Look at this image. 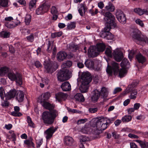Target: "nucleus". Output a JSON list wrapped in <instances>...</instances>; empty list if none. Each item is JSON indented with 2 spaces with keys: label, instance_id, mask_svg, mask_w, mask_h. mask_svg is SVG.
Wrapping results in <instances>:
<instances>
[{
  "label": "nucleus",
  "instance_id": "7ed1b4c3",
  "mask_svg": "<svg viewBox=\"0 0 148 148\" xmlns=\"http://www.w3.org/2000/svg\"><path fill=\"white\" fill-rule=\"evenodd\" d=\"M132 35L133 40L137 43L139 41L143 42L148 43V38L142 35L138 29L134 30Z\"/></svg>",
  "mask_w": 148,
  "mask_h": 148
},
{
  "label": "nucleus",
  "instance_id": "dca6fc26",
  "mask_svg": "<svg viewBox=\"0 0 148 148\" xmlns=\"http://www.w3.org/2000/svg\"><path fill=\"white\" fill-rule=\"evenodd\" d=\"M39 102L43 107L49 110H53L54 108L53 105L51 104L46 101H40Z\"/></svg>",
  "mask_w": 148,
  "mask_h": 148
},
{
  "label": "nucleus",
  "instance_id": "f03ea898",
  "mask_svg": "<svg viewBox=\"0 0 148 148\" xmlns=\"http://www.w3.org/2000/svg\"><path fill=\"white\" fill-rule=\"evenodd\" d=\"M58 112L53 110L50 112L45 111L42 115V119L45 124L51 125L53 123L55 118L58 116Z\"/></svg>",
  "mask_w": 148,
  "mask_h": 148
},
{
  "label": "nucleus",
  "instance_id": "3c124183",
  "mask_svg": "<svg viewBox=\"0 0 148 148\" xmlns=\"http://www.w3.org/2000/svg\"><path fill=\"white\" fill-rule=\"evenodd\" d=\"M8 3V0H0V5L2 7H7Z\"/></svg>",
  "mask_w": 148,
  "mask_h": 148
},
{
  "label": "nucleus",
  "instance_id": "b1692460",
  "mask_svg": "<svg viewBox=\"0 0 148 148\" xmlns=\"http://www.w3.org/2000/svg\"><path fill=\"white\" fill-rule=\"evenodd\" d=\"M64 142L67 145L71 146L74 143L73 138L69 136H66L64 138Z\"/></svg>",
  "mask_w": 148,
  "mask_h": 148
},
{
  "label": "nucleus",
  "instance_id": "f3484780",
  "mask_svg": "<svg viewBox=\"0 0 148 148\" xmlns=\"http://www.w3.org/2000/svg\"><path fill=\"white\" fill-rule=\"evenodd\" d=\"M39 102L43 107L49 110H53L54 108L53 105L51 104L46 101H40Z\"/></svg>",
  "mask_w": 148,
  "mask_h": 148
},
{
  "label": "nucleus",
  "instance_id": "4be33fe9",
  "mask_svg": "<svg viewBox=\"0 0 148 148\" xmlns=\"http://www.w3.org/2000/svg\"><path fill=\"white\" fill-rule=\"evenodd\" d=\"M100 95V92L97 90L93 91V95L92 97V100L93 101H96L99 99Z\"/></svg>",
  "mask_w": 148,
  "mask_h": 148
},
{
  "label": "nucleus",
  "instance_id": "aec40b11",
  "mask_svg": "<svg viewBox=\"0 0 148 148\" xmlns=\"http://www.w3.org/2000/svg\"><path fill=\"white\" fill-rule=\"evenodd\" d=\"M116 18L119 21L122 23H124L126 22V18L125 14L122 13L116 15Z\"/></svg>",
  "mask_w": 148,
  "mask_h": 148
},
{
  "label": "nucleus",
  "instance_id": "c03bdc74",
  "mask_svg": "<svg viewBox=\"0 0 148 148\" xmlns=\"http://www.w3.org/2000/svg\"><path fill=\"white\" fill-rule=\"evenodd\" d=\"M105 53L108 56L111 57L112 56V51L110 47L107 48L106 49Z\"/></svg>",
  "mask_w": 148,
  "mask_h": 148
},
{
  "label": "nucleus",
  "instance_id": "680f3d73",
  "mask_svg": "<svg viewBox=\"0 0 148 148\" xmlns=\"http://www.w3.org/2000/svg\"><path fill=\"white\" fill-rule=\"evenodd\" d=\"M136 24L139 25L141 27H143L144 26V24L142 21L139 19H138L136 20Z\"/></svg>",
  "mask_w": 148,
  "mask_h": 148
},
{
  "label": "nucleus",
  "instance_id": "5fc2aeb1",
  "mask_svg": "<svg viewBox=\"0 0 148 148\" xmlns=\"http://www.w3.org/2000/svg\"><path fill=\"white\" fill-rule=\"evenodd\" d=\"M36 0H32L30 1L29 4V8L30 9L33 7H36Z\"/></svg>",
  "mask_w": 148,
  "mask_h": 148
},
{
  "label": "nucleus",
  "instance_id": "423d86ee",
  "mask_svg": "<svg viewBox=\"0 0 148 148\" xmlns=\"http://www.w3.org/2000/svg\"><path fill=\"white\" fill-rule=\"evenodd\" d=\"M135 86H133V84L129 85L125 91L124 95L130 92V95L129 97L131 99H135L136 98L137 94V92L136 90L133 89Z\"/></svg>",
  "mask_w": 148,
  "mask_h": 148
},
{
  "label": "nucleus",
  "instance_id": "c85d7f7f",
  "mask_svg": "<svg viewBox=\"0 0 148 148\" xmlns=\"http://www.w3.org/2000/svg\"><path fill=\"white\" fill-rule=\"evenodd\" d=\"M105 8L106 10L109 12H113L115 10V7L110 2H109L108 5H106Z\"/></svg>",
  "mask_w": 148,
  "mask_h": 148
},
{
  "label": "nucleus",
  "instance_id": "bf43d9fd",
  "mask_svg": "<svg viewBox=\"0 0 148 148\" xmlns=\"http://www.w3.org/2000/svg\"><path fill=\"white\" fill-rule=\"evenodd\" d=\"M139 143L142 147H143V148L148 147V143L147 142H144L140 141Z\"/></svg>",
  "mask_w": 148,
  "mask_h": 148
},
{
  "label": "nucleus",
  "instance_id": "f8f14e48",
  "mask_svg": "<svg viewBox=\"0 0 148 148\" xmlns=\"http://www.w3.org/2000/svg\"><path fill=\"white\" fill-rule=\"evenodd\" d=\"M82 82L89 83L92 78L90 74L88 72H83L81 76Z\"/></svg>",
  "mask_w": 148,
  "mask_h": 148
},
{
  "label": "nucleus",
  "instance_id": "1a4fd4ad",
  "mask_svg": "<svg viewBox=\"0 0 148 148\" xmlns=\"http://www.w3.org/2000/svg\"><path fill=\"white\" fill-rule=\"evenodd\" d=\"M50 8V5L45 3L40 5L36 10V13L37 15L42 14L47 12Z\"/></svg>",
  "mask_w": 148,
  "mask_h": 148
},
{
  "label": "nucleus",
  "instance_id": "5701e85b",
  "mask_svg": "<svg viewBox=\"0 0 148 148\" xmlns=\"http://www.w3.org/2000/svg\"><path fill=\"white\" fill-rule=\"evenodd\" d=\"M24 95L22 91H20L17 93L15 98L19 102H22L24 99Z\"/></svg>",
  "mask_w": 148,
  "mask_h": 148
},
{
  "label": "nucleus",
  "instance_id": "13d9d810",
  "mask_svg": "<svg viewBox=\"0 0 148 148\" xmlns=\"http://www.w3.org/2000/svg\"><path fill=\"white\" fill-rule=\"evenodd\" d=\"M53 42H51L49 41L48 47L47 49V50L48 52H50L53 47Z\"/></svg>",
  "mask_w": 148,
  "mask_h": 148
},
{
  "label": "nucleus",
  "instance_id": "37998d69",
  "mask_svg": "<svg viewBox=\"0 0 148 148\" xmlns=\"http://www.w3.org/2000/svg\"><path fill=\"white\" fill-rule=\"evenodd\" d=\"M10 34L9 32L2 31L1 32L0 36L3 38H7L9 37Z\"/></svg>",
  "mask_w": 148,
  "mask_h": 148
},
{
  "label": "nucleus",
  "instance_id": "6e6d98bb",
  "mask_svg": "<svg viewBox=\"0 0 148 148\" xmlns=\"http://www.w3.org/2000/svg\"><path fill=\"white\" fill-rule=\"evenodd\" d=\"M5 94L4 93V90L2 87H0V96L2 99H3Z\"/></svg>",
  "mask_w": 148,
  "mask_h": 148
},
{
  "label": "nucleus",
  "instance_id": "6ab92c4d",
  "mask_svg": "<svg viewBox=\"0 0 148 148\" xmlns=\"http://www.w3.org/2000/svg\"><path fill=\"white\" fill-rule=\"evenodd\" d=\"M61 88L63 91H69L71 89V86L69 83L67 82L63 83L61 86Z\"/></svg>",
  "mask_w": 148,
  "mask_h": 148
},
{
  "label": "nucleus",
  "instance_id": "2f4dec72",
  "mask_svg": "<svg viewBox=\"0 0 148 148\" xmlns=\"http://www.w3.org/2000/svg\"><path fill=\"white\" fill-rule=\"evenodd\" d=\"M100 95L104 98H106L107 97L108 95V91L107 89L105 87L102 88L100 93Z\"/></svg>",
  "mask_w": 148,
  "mask_h": 148
},
{
  "label": "nucleus",
  "instance_id": "4468645a",
  "mask_svg": "<svg viewBox=\"0 0 148 148\" xmlns=\"http://www.w3.org/2000/svg\"><path fill=\"white\" fill-rule=\"evenodd\" d=\"M68 96L67 94L62 92H58L55 95L56 99L59 102L65 101Z\"/></svg>",
  "mask_w": 148,
  "mask_h": 148
},
{
  "label": "nucleus",
  "instance_id": "0e129e2a",
  "mask_svg": "<svg viewBox=\"0 0 148 148\" xmlns=\"http://www.w3.org/2000/svg\"><path fill=\"white\" fill-rule=\"evenodd\" d=\"M107 34V35L106 39L108 40H112L113 38V35L111 33L108 32Z\"/></svg>",
  "mask_w": 148,
  "mask_h": 148
},
{
  "label": "nucleus",
  "instance_id": "0eeeda50",
  "mask_svg": "<svg viewBox=\"0 0 148 148\" xmlns=\"http://www.w3.org/2000/svg\"><path fill=\"white\" fill-rule=\"evenodd\" d=\"M45 68L48 73H52L55 71L57 63L55 62L50 61L44 63Z\"/></svg>",
  "mask_w": 148,
  "mask_h": 148
},
{
  "label": "nucleus",
  "instance_id": "58836bf2",
  "mask_svg": "<svg viewBox=\"0 0 148 148\" xmlns=\"http://www.w3.org/2000/svg\"><path fill=\"white\" fill-rule=\"evenodd\" d=\"M87 10V8L84 5H82L78 9V11L80 15L83 16L86 10Z\"/></svg>",
  "mask_w": 148,
  "mask_h": 148
},
{
  "label": "nucleus",
  "instance_id": "774afa93",
  "mask_svg": "<svg viewBox=\"0 0 148 148\" xmlns=\"http://www.w3.org/2000/svg\"><path fill=\"white\" fill-rule=\"evenodd\" d=\"M87 120V119H81L78 120L77 122L78 124H80L82 123H84Z\"/></svg>",
  "mask_w": 148,
  "mask_h": 148
},
{
  "label": "nucleus",
  "instance_id": "de8ad7c7",
  "mask_svg": "<svg viewBox=\"0 0 148 148\" xmlns=\"http://www.w3.org/2000/svg\"><path fill=\"white\" fill-rule=\"evenodd\" d=\"M24 143L28 145L29 147L32 146L34 148V145L33 143L32 142V139L27 140H25L24 142Z\"/></svg>",
  "mask_w": 148,
  "mask_h": 148
},
{
  "label": "nucleus",
  "instance_id": "473e14b6",
  "mask_svg": "<svg viewBox=\"0 0 148 148\" xmlns=\"http://www.w3.org/2000/svg\"><path fill=\"white\" fill-rule=\"evenodd\" d=\"M74 97L76 100L79 101L83 102L84 101V99L83 95L80 93L76 94Z\"/></svg>",
  "mask_w": 148,
  "mask_h": 148
},
{
  "label": "nucleus",
  "instance_id": "9d476101",
  "mask_svg": "<svg viewBox=\"0 0 148 148\" xmlns=\"http://www.w3.org/2000/svg\"><path fill=\"white\" fill-rule=\"evenodd\" d=\"M58 127H51L46 130L44 132L47 139H50L52 137L53 134L56 132Z\"/></svg>",
  "mask_w": 148,
  "mask_h": 148
},
{
  "label": "nucleus",
  "instance_id": "39448f33",
  "mask_svg": "<svg viewBox=\"0 0 148 148\" xmlns=\"http://www.w3.org/2000/svg\"><path fill=\"white\" fill-rule=\"evenodd\" d=\"M102 14L105 16L104 19L107 23H110L114 25V24H116L114 21L115 18L114 16L110 12H106L105 13L101 11Z\"/></svg>",
  "mask_w": 148,
  "mask_h": 148
},
{
  "label": "nucleus",
  "instance_id": "9b49d317",
  "mask_svg": "<svg viewBox=\"0 0 148 148\" xmlns=\"http://www.w3.org/2000/svg\"><path fill=\"white\" fill-rule=\"evenodd\" d=\"M88 56L92 58L97 56L99 53L95 46L90 47L88 50Z\"/></svg>",
  "mask_w": 148,
  "mask_h": 148
},
{
  "label": "nucleus",
  "instance_id": "4d7b16f0",
  "mask_svg": "<svg viewBox=\"0 0 148 148\" xmlns=\"http://www.w3.org/2000/svg\"><path fill=\"white\" fill-rule=\"evenodd\" d=\"M113 70V69H112L111 67L108 65L106 69V72L109 75H112Z\"/></svg>",
  "mask_w": 148,
  "mask_h": 148
},
{
  "label": "nucleus",
  "instance_id": "69168bd1",
  "mask_svg": "<svg viewBox=\"0 0 148 148\" xmlns=\"http://www.w3.org/2000/svg\"><path fill=\"white\" fill-rule=\"evenodd\" d=\"M134 54V50H132L129 53L128 57L130 60L133 58Z\"/></svg>",
  "mask_w": 148,
  "mask_h": 148
},
{
  "label": "nucleus",
  "instance_id": "ddd939ff",
  "mask_svg": "<svg viewBox=\"0 0 148 148\" xmlns=\"http://www.w3.org/2000/svg\"><path fill=\"white\" fill-rule=\"evenodd\" d=\"M113 55L115 60L117 62L121 61L123 58L122 52L118 49L114 51Z\"/></svg>",
  "mask_w": 148,
  "mask_h": 148
},
{
  "label": "nucleus",
  "instance_id": "72a5a7b5",
  "mask_svg": "<svg viewBox=\"0 0 148 148\" xmlns=\"http://www.w3.org/2000/svg\"><path fill=\"white\" fill-rule=\"evenodd\" d=\"M97 49L99 52L100 51H103L105 48V45L103 43H100L97 45Z\"/></svg>",
  "mask_w": 148,
  "mask_h": 148
},
{
  "label": "nucleus",
  "instance_id": "8fccbe9b",
  "mask_svg": "<svg viewBox=\"0 0 148 148\" xmlns=\"http://www.w3.org/2000/svg\"><path fill=\"white\" fill-rule=\"evenodd\" d=\"M69 49L70 50L72 51H75L78 48V46L77 45L73 44L70 45L69 46Z\"/></svg>",
  "mask_w": 148,
  "mask_h": 148
},
{
  "label": "nucleus",
  "instance_id": "603ef678",
  "mask_svg": "<svg viewBox=\"0 0 148 148\" xmlns=\"http://www.w3.org/2000/svg\"><path fill=\"white\" fill-rule=\"evenodd\" d=\"M62 35V32H60L52 33L51 36L52 38H54L56 37H60Z\"/></svg>",
  "mask_w": 148,
  "mask_h": 148
},
{
  "label": "nucleus",
  "instance_id": "412c9836",
  "mask_svg": "<svg viewBox=\"0 0 148 148\" xmlns=\"http://www.w3.org/2000/svg\"><path fill=\"white\" fill-rule=\"evenodd\" d=\"M89 84L88 83L82 82L81 85L79 88V90L81 92L85 93L88 91Z\"/></svg>",
  "mask_w": 148,
  "mask_h": 148
},
{
  "label": "nucleus",
  "instance_id": "393cba45",
  "mask_svg": "<svg viewBox=\"0 0 148 148\" xmlns=\"http://www.w3.org/2000/svg\"><path fill=\"white\" fill-rule=\"evenodd\" d=\"M102 124H101V127L100 129V131L106 129L108 127V123L106 119L103 118H102Z\"/></svg>",
  "mask_w": 148,
  "mask_h": 148
},
{
  "label": "nucleus",
  "instance_id": "e433bc0d",
  "mask_svg": "<svg viewBox=\"0 0 148 148\" xmlns=\"http://www.w3.org/2000/svg\"><path fill=\"white\" fill-rule=\"evenodd\" d=\"M127 73L126 69L123 68H122L119 71V76L122 78Z\"/></svg>",
  "mask_w": 148,
  "mask_h": 148
},
{
  "label": "nucleus",
  "instance_id": "e2e57ef3",
  "mask_svg": "<svg viewBox=\"0 0 148 148\" xmlns=\"http://www.w3.org/2000/svg\"><path fill=\"white\" fill-rule=\"evenodd\" d=\"M27 38L30 42H32L33 41L34 39L33 34H32L29 36H27Z\"/></svg>",
  "mask_w": 148,
  "mask_h": 148
},
{
  "label": "nucleus",
  "instance_id": "ea45409f",
  "mask_svg": "<svg viewBox=\"0 0 148 148\" xmlns=\"http://www.w3.org/2000/svg\"><path fill=\"white\" fill-rule=\"evenodd\" d=\"M132 117L130 115H125L122 117V121L123 122H128L130 121Z\"/></svg>",
  "mask_w": 148,
  "mask_h": 148
},
{
  "label": "nucleus",
  "instance_id": "f257e3e1",
  "mask_svg": "<svg viewBox=\"0 0 148 148\" xmlns=\"http://www.w3.org/2000/svg\"><path fill=\"white\" fill-rule=\"evenodd\" d=\"M72 61L68 60L62 65V69L59 71L57 74L58 80L60 82H63L70 78L71 73L68 69H65L70 67L72 66Z\"/></svg>",
  "mask_w": 148,
  "mask_h": 148
},
{
  "label": "nucleus",
  "instance_id": "a19ab883",
  "mask_svg": "<svg viewBox=\"0 0 148 148\" xmlns=\"http://www.w3.org/2000/svg\"><path fill=\"white\" fill-rule=\"evenodd\" d=\"M31 16L29 14H26L25 17V22L26 25H29L31 21Z\"/></svg>",
  "mask_w": 148,
  "mask_h": 148
},
{
  "label": "nucleus",
  "instance_id": "864d4df0",
  "mask_svg": "<svg viewBox=\"0 0 148 148\" xmlns=\"http://www.w3.org/2000/svg\"><path fill=\"white\" fill-rule=\"evenodd\" d=\"M80 141L83 142L88 141L89 140V138L88 137L83 135L80 136Z\"/></svg>",
  "mask_w": 148,
  "mask_h": 148
},
{
  "label": "nucleus",
  "instance_id": "f704fd0d",
  "mask_svg": "<svg viewBox=\"0 0 148 148\" xmlns=\"http://www.w3.org/2000/svg\"><path fill=\"white\" fill-rule=\"evenodd\" d=\"M8 68L6 67H3L0 69V76H3L8 71Z\"/></svg>",
  "mask_w": 148,
  "mask_h": 148
},
{
  "label": "nucleus",
  "instance_id": "20e7f679",
  "mask_svg": "<svg viewBox=\"0 0 148 148\" xmlns=\"http://www.w3.org/2000/svg\"><path fill=\"white\" fill-rule=\"evenodd\" d=\"M8 76L11 81H15L18 85H21L23 83V79L22 75L18 73H16L13 72H9L8 73Z\"/></svg>",
  "mask_w": 148,
  "mask_h": 148
},
{
  "label": "nucleus",
  "instance_id": "09e8293b",
  "mask_svg": "<svg viewBox=\"0 0 148 148\" xmlns=\"http://www.w3.org/2000/svg\"><path fill=\"white\" fill-rule=\"evenodd\" d=\"M75 27V23L73 22H71L68 24L67 26V28L69 30L74 29Z\"/></svg>",
  "mask_w": 148,
  "mask_h": 148
},
{
  "label": "nucleus",
  "instance_id": "a878e982",
  "mask_svg": "<svg viewBox=\"0 0 148 148\" xmlns=\"http://www.w3.org/2000/svg\"><path fill=\"white\" fill-rule=\"evenodd\" d=\"M136 58L139 63L143 64L146 61V58L140 53H139L136 56Z\"/></svg>",
  "mask_w": 148,
  "mask_h": 148
},
{
  "label": "nucleus",
  "instance_id": "a211bd4d",
  "mask_svg": "<svg viewBox=\"0 0 148 148\" xmlns=\"http://www.w3.org/2000/svg\"><path fill=\"white\" fill-rule=\"evenodd\" d=\"M67 56L66 53L64 51H60L57 55L58 60L59 61H63Z\"/></svg>",
  "mask_w": 148,
  "mask_h": 148
},
{
  "label": "nucleus",
  "instance_id": "49530a36",
  "mask_svg": "<svg viewBox=\"0 0 148 148\" xmlns=\"http://www.w3.org/2000/svg\"><path fill=\"white\" fill-rule=\"evenodd\" d=\"M27 120L28 125L31 127L34 128L35 127L34 124L32 121L31 118L29 116L27 118Z\"/></svg>",
  "mask_w": 148,
  "mask_h": 148
},
{
  "label": "nucleus",
  "instance_id": "c9c22d12",
  "mask_svg": "<svg viewBox=\"0 0 148 148\" xmlns=\"http://www.w3.org/2000/svg\"><path fill=\"white\" fill-rule=\"evenodd\" d=\"M112 66L113 71L114 73H115L117 72L119 70V66L118 64L114 62H112Z\"/></svg>",
  "mask_w": 148,
  "mask_h": 148
},
{
  "label": "nucleus",
  "instance_id": "4c0bfd02",
  "mask_svg": "<svg viewBox=\"0 0 148 148\" xmlns=\"http://www.w3.org/2000/svg\"><path fill=\"white\" fill-rule=\"evenodd\" d=\"M85 64L88 68H93L94 66V62L92 61L87 60L85 62Z\"/></svg>",
  "mask_w": 148,
  "mask_h": 148
},
{
  "label": "nucleus",
  "instance_id": "c756f323",
  "mask_svg": "<svg viewBox=\"0 0 148 148\" xmlns=\"http://www.w3.org/2000/svg\"><path fill=\"white\" fill-rule=\"evenodd\" d=\"M134 12L140 15H143L144 14H148V12L146 10H142L139 8H136L134 9Z\"/></svg>",
  "mask_w": 148,
  "mask_h": 148
},
{
  "label": "nucleus",
  "instance_id": "6e6552de",
  "mask_svg": "<svg viewBox=\"0 0 148 148\" xmlns=\"http://www.w3.org/2000/svg\"><path fill=\"white\" fill-rule=\"evenodd\" d=\"M102 118L97 119L95 123L96 127H94L91 128V133L95 135H99L101 132L100 129L101 127Z\"/></svg>",
  "mask_w": 148,
  "mask_h": 148
},
{
  "label": "nucleus",
  "instance_id": "7c9ffc66",
  "mask_svg": "<svg viewBox=\"0 0 148 148\" xmlns=\"http://www.w3.org/2000/svg\"><path fill=\"white\" fill-rule=\"evenodd\" d=\"M116 26V24H114V25H112L110 23H106V27L104 29V31L107 33L109 32V31H110L111 28H114Z\"/></svg>",
  "mask_w": 148,
  "mask_h": 148
},
{
  "label": "nucleus",
  "instance_id": "cd10ccee",
  "mask_svg": "<svg viewBox=\"0 0 148 148\" xmlns=\"http://www.w3.org/2000/svg\"><path fill=\"white\" fill-rule=\"evenodd\" d=\"M14 111L12 112L11 114L14 116H19L22 115L21 113L19 112L20 108L18 106H15L14 107Z\"/></svg>",
  "mask_w": 148,
  "mask_h": 148
},
{
  "label": "nucleus",
  "instance_id": "79ce46f5",
  "mask_svg": "<svg viewBox=\"0 0 148 148\" xmlns=\"http://www.w3.org/2000/svg\"><path fill=\"white\" fill-rule=\"evenodd\" d=\"M43 97L40 101H46L50 97V94L49 92H47L42 95Z\"/></svg>",
  "mask_w": 148,
  "mask_h": 148
},
{
  "label": "nucleus",
  "instance_id": "a18cd8bd",
  "mask_svg": "<svg viewBox=\"0 0 148 148\" xmlns=\"http://www.w3.org/2000/svg\"><path fill=\"white\" fill-rule=\"evenodd\" d=\"M18 25V24H15L14 23H10L8 22H6L5 23V25L8 28H11L15 27Z\"/></svg>",
  "mask_w": 148,
  "mask_h": 148
},
{
  "label": "nucleus",
  "instance_id": "052dcab7",
  "mask_svg": "<svg viewBox=\"0 0 148 148\" xmlns=\"http://www.w3.org/2000/svg\"><path fill=\"white\" fill-rule=\"evenodd\" d=\"M58 12L57 9L54 6H52L51 8V13L52 14H56Z\"/></svg>",
  "mask_w": 148,
  "mask_h": 148
},
{
  "label": "nucleus",
  "instance_id": "338daca9",
  "mask_svg": "<svg viewBox=\"0 0 148 148\" xmlns=\"http://www.w3.org/2000/svg\"><path fill=\"white\" fill-rule=\"evenodd\" d=\"M98 109L97 108H90L89 109V111L91 113H95L97 112Z\"/></svg>",
  "mask_w": 148,
  "mask_h": 148
},
{
  "label": "nucleus",
  "instance_id": "bb28decb",
  "mask_svg": "<svg viewBox=\"0 0 148 148\" xmlns=\"http://www.w3.org/2000/svg\"><path fill=\"white\" fill-rule=\"evenodd\" d=\"M130 63L128 60L126 58H124L121 63L122 68L126 69L129 67Z\"/></svg>",
  "mask_w": 148,
  "mask_h": 148
},
{
  "label": "nucleus",
  "instance_id": "2eb2a0df",
  "mask_svg": "<svg viewBox=\"0 0 148 148\" xmlns=\"http://www.w3.org/2000/svg\"><path fill=\"white\" fill-rule=\"evenodd\" d=\"M17 93V92L15 89L10 90L5 95L6 99L9 100L14 98Z\"/></svg>",
  "mask_w": 148,
  "mask_h": 148
}]
</instances>
